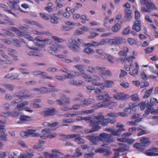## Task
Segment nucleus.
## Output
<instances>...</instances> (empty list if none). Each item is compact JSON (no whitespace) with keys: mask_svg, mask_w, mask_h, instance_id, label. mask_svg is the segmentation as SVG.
I'll use <instances>...</instances> for the list:
<instances>
[{"mask_svg":"<svg viewBox=\"0 0 158 158\" xmlns=\"http://www.w3.org/2000/svg\"><path fill=\"white\" fill-rule=\"evenodd\" d=\"M16 108L14 109V111H8L7 113L8 115L12 117H16L18 116L20 114L19 111H17Z\"/></svg>","mask_w":158,"mask_h":158,"instance_id":"f3484780","label":"nucleus"},{"mask_svg":"<svg viewBox=\"0 0 158 158\" xmlns=\"http://www.w3.org/2000/svg\"><path fill=\"white\" fill-rule=\"evenodd\" d=\"M82 127L81 126L74 125L73 127L72 131L75 132H78V130L82 129Z\"/></svg>","mask_w":158,"mask_h":158,"instance_id":"603ef678","label":"nucleus"},{"mask_svg":"<svg viewBox=\"0 0 158 158\" xmlns=\"http://www.w3.org/2000/svg\"><path fill=\"white\" fill-rule=\"evenodd\" d=\"M146 6L148 9L150 10H152L156 9L155 6L152 2H149L148 3V4H146Z\"/></svg>","mask_w":158,"mask_h":158,"instance_id":"c9c22d12","label":"nucleus"},{"mask_svg":"<svg viewBox=\"0 0 158 158\" xmlns=\"http://www.w3.org/2000/svg\"><path fill=\"white\" fill-rule=\"evenodd\" d=\"M141 77L142 79L144 80H146L148 79V77H147V75L145 73L143 72L141 74Z\"/></svg>","mask_w":158,"mask_h":158,"instance_id":"774afa93","label":"nucleus"},{"mask_svg":"<svg viewBox=\"0 0 158 158\" xmlns=\"http://www.w3.org/2000/svg\"><path fill=\"white\" fill-rule=\"evenodd\" d=\"M101 146L102 147L96 149L95 151V152L100 153L105 152L104 154V155L105 156H108L112 153L109 147L106 146V144L102 145Z\"/></svg>","mask_w":158,"mask_h":158,"instance_id":"7ed1b4c3","label":"nucleus"},{"mask_svg":"<svg viewBox=\"0 0 158 158\" xmlns=\"http://www.w3.org/2000/svg\"><path fill=\"white\" fill-rule=\"evenodd\" d=\"M121 26V25L116 23L112 27L111 30L114 32H117L120 29Z\"/></svg>","mask_w":158,"mask_h":158,"instance_id":"7c9ffc66","label":"nucleus"},{"mask_svg":"<svg viewBox=\"0 0 158 158\" xmlns=\"http://www.w3.org/2000/svg\"><path fill=\"white\" fill-rule=\"evenodd\" d=\"M34 154L32 153L27 152L26 154H21L18 158H32Z\"/></svg>","mask_w":158,"mask_h":158,"instance_id":"412c9836","label":"nucleus"},{"mask_svg":"<svg viewBox=\"0 0 158 158\" xmlns=\"http://www.w3.org/2000/svg\"><path fill=\"white\" fill-rule=\"evenodd\" d=\"M79 135L78 134H71L68 135H65V134H62L61 136H63L64 138H67L68 139H72L75 138V137H77Z\"/></svg>","mask_w":158,"mask_h":158,"instance_id":"bb28decb","label":"nucleus"},{"mask_svg":"<svg viewBox=\"0 0 158 158\" xmlns=\"http://www.w3.org/2000/svg\"><path fill=\"white\" fill-rule=\"evenodd\" d=\"M24 107L23 104L21 103L17 105L16 109H18L19 111H21L24 109Z\"/></svg>","mask_w":158,"mask_h":158,"instance_id":"e2e57ef3","label":"nucleus"},{"mask_svg":"<svg viewBox=\"0 0 158 158\" xmlns=\"http://www.w3.org/2000/svg\"><path fill=\"white\" fill-rule=\"evenodd\" d=\"M127 74L126 72L123 69H121V73L119 75V77L120 78L123 77L124 76H126Z\"/></svg>","mask_w":158,"mask_h":158,"instance_id":"052dcab7","label":"nucleus"},{"mask_svg":"<svg viewBox=\"0 0 158 158\" xmlns=\"http://www.w3.org/2000/svg\"><path fill=\"white\" fill-rule=\"evenodd\" d=\"M113 95L114 98L117 100L125 101L130 97L129 95L121 92L117 93L114 94Z\"/></svg>","mask_w":158,"mask_h":158,"instance_id":"423d86ee","label":"nucleus"},{"mask_svg":"<svg viewBox=\"0 0 158 158\" xmlns=\"http://www.w3.org/2000/svg\"><path fill=\"white\" fill-rule=\"evenodd\" d=\"M86 71L91 74L96 73L95 69L91 66H88L87 67Z\"/></svg>","mask_w":158,"mask_h":158,"instance_id":"473e14b6","label":"nucleus"},{"mask_svg":"<svg viewBox=\"0 0 158 158\" xmlns=\"http://www.w3.org/2000/svg\"><path fill=\"white\" fill-rule=\"evenodd\" d=\"M90 33L91 34V35L89 36L88 37V38L89 39H93L99 35V34L98 33L93 32L92 31L90 32Z\"/></svg>","mask_w":158,"mask_h":158,"instance_id":"864d4df0","label":"nucleus"},{"mask_svg":"<svg viewBox=\"0 0 158 158\" xmlns=\"http://www.w3.org/2000/svg\"><path fill=\"white\" fill-rule=\"evenodd\" d=\"M107 134V133H100L99 135L98 136V140L102 141H106Z\"/></svg>","mask_w":158,"mask_h":158,"instance_id":"a878e982","label":"nucleus"},{"mask_svg":"<svg viewBox=\"0 0 158 158\" xmlns=\"http://www.w3.org/2000/svg\"><path fill=\"white\" fill-rule=\"evenodd\" d=\"M52 153H46L45 154L46 156H48L49 158H58L60 156V155L61 153L59 152L56 149H54L52 150Z\"/></svg>","mask_w":158,"mask_h":158,"instance_id":"0eeeda50","label":"nucleus"},{"mask_svg":"<svg viewBox=\"0 0 158 158\" xmlns=\"http://www.w3.org/2000/svg\"><path fill=\"white\" fill-rule=\"evenodd\" d=\"M95 119L97 120H96V121L98 122V126H99V125L100 124V123L103 121L104 120H105L104 117L102 115H99L96 116Z\"/></svg>","mask_w":158,"mask_h":158,"instance_id":"72a5a7b5","label":"nucleus"},{"mask_svg":"<svg viewBox=\"0 0 158 158\" xmlns=\"http://www.w3.org/2000/svg\"><path fill=\"white\" fill-rule=\"evenodd\" d=\"M44 144V142L43 141L40 140L39 142L34 146L33 148L34 149H37L39 151H42L44 149L42 147Z\"/></svg>","mask_w":158,"mask_h":158,"instance_id":"4468645a","label":"nucleus"},{"mask_svg":"<svg viewBox=\"0 0 158 158\" xmlns=\"http://www.w3.org/2000/svg\"><path fill=\"white\" fill-rule=\"evenodd\" d=\"M42 88L47 89V88L46 87H42L41 88H40V94L41 93L43 94H46L48 93L49 92L51 91L52 90L49 89H47L46 90H44L42 89Z\"/></svg>","mask_w":158,"mask_h":158,"instance_id":"49530a36","label":"nucleus"},{"mask_svg":"<svg viewBox=\"0 0 158 158\" xmlns=\"http://www.w3.org/2000/svg\"><path fill=\"white\" fill-rule=\"evenodd\" d=\"M105 55L107 57V59L110 63L112 64L114 63L112 60L113 59V57L107 54H105Z\"/></svg>","mask_w":158,"mask_h":158,"instance_id":"4d7b16f0","label":"nucleus"},{"mask_svg":"<svg viewBox=\"0 0 158 158\" xmlns=\"http://www.w3.org/2000/svg\"><path fill=\"white\" fill-rule=\"evenodd\" d=\"M83 119L87 122L89 123L90 126L98 125V122L96 121V120L92 119L91 117H86L83 118Z\"/></svg>","mask_w":158,"mask_h":158,"instance_id":"9b49d317","label":"nucleus"},{"mask_svg":"<svg viewBox=\"0 0 158 158\" xmlns=\"http://www.w3.org/2000/svg\"><path fill=\"white\" fill-rule=\"evenodd\" d=\"M130 32V27H126L123 30L122 33L124 35H127Z\"/></svg>","mask_w":158,"mask_h":158,"instance_id":"8fccbe9b","label":"nucleus"},{"mask_svg":"<svg viewBox=\"0 0 158 158\" xmlns=\"http://www.w3.org/2000/svg\"><path fill=\"white\" fill-rule=\"evenodd\" d=\"M57 135V134L56 133H53L49 135H41V138L42 139H44L46 138H49L51 139L56 137Z\"/></svg>","mask_w":158,"mask_h":158,"instance_id":"c85d7f7f","label":"nucleus"},{"mask_svg":"<svg viewBox=\"0 0 158 158\" xmlns=\"http://www.w3.org/2000/svg\"><path fill=\"white\" fill-rule=\"evenodd\" d=\"M132 29L136 31H139L141 30V24L139 20H136L134 22L132 27Z\"/></svg>","mask_w":158,"mask_h":158,"instance_id":"2eb2a0df","label":"nucleus"},{"mask_svg":"<svg viewBox=\"0 0 158 158\" xmlns=\"http://www.w3.org/2000/svg\"><path fill=\"white\" fill-rule=\"evenodd\" d=\"M81 149L80 148H77L73 153L72 157L75 158H77L82 155V153L81 152Z\"/></svg>","mask_w":158,"mask_h":158,"instance_id":"4be33fe9","label":"nucleus"},{"mask_svg":"<svg viewBox=\"0 0 158 158\" xmlns=\"http://www.w3.org/2000/svg\"><path fill=\"white\" fill-rule=\"evenodd\" d=\"M141 11L142 12H148L149 13H150L151 12V10H149L146 7V8L144 6H142L141 9Z\"/></svg>","mask_w":158,"mask_h":158,"instance_id":"0e129e2a","label":"nucleus"},{"mask_svg":"<svg viewBox=\"0 0 158 158\" xmlns=\"http://www.w3.org/2000/svg\"><path fill=\"white\" fill-rule=\"evenodd\" d=\"M74 73H75L74 74H71L70 73H68L67 74V76H64V77L65 79H67V78H73L76 77L78 75V73L74 72Z\"/></svg>","mask_w":158,"mask_h":158,"instance_id":"a18cd8bd","label":"nucleus"},{"mask_svg":"<svg viewBox=\"0 0 158 158\" xmlns=\"http://www.w3.org/2000/svg\"><path fill=\"white\" fill-rule=\"evenodd\" d=\"M118 145L120 146V148L124 149L125 151H128L129 149V148L124 143H119Z\"/></svg>","mask_w":158,"mask_h":158,"instance_id":"de8ad7c7","label":"nucleus"},{"mask_svg":"<svg viewBox=\"0 0 158 158\" xmlns=\"http://www.w3.org/2000/svg\"><path fill=\"white\" fill-rule=\"evenodd\" d=\"M92 127L90 130L89 129H86L85 130V132L86 133H89L96 131H97L101 129V127L98 126V125H95L93 126H90Z\"/></svg>","mask_w":158,"mask_h":158,"instance_id":"ddd939ff","label":"nucleus"},{"mask_svg":"<svg viewBox=\"0 0 158 158\" xmlns=\"http://www.w3.org/2000/svg\"><path fill=\"white\" fill-rule=\"evenodd\" d=\"M107 115L110 117L115 118L118 117V113H115L114 112H110L109 113H108L107 114Z\"/></svg>","mask_w":158,"mask_h":158,"instance_id":"13d9d810","label":"nucleus"},{"mask_svg":"<svg viewBox=\"0 0 158 158\" xmlns=\"http://www.w3.org/2000/svg\"><path fill=\"white\" fill-rule=\"evenodd\" d=\"M19 0H13L12 1H10L8 5L11 8L15 10H20V8L19 5Z\"/></svg>","mask_w":158,"mask_h":158,"instance_id":"6e6552de","label":"nucleus"},{"mask_svg":"<svg viewBox=\"0 0 158 158\" xmlns=\"http://www.w3.org/2000/svg\"><path fill=\"white\" fill-rule=\"evenodd\" d=\"M23 21L25 23L28 24H29L35 25L39 27H40L41 28L43 27L41 25H40L36 22L34 21H30L27 19H24L23 20Z\"/></svg>","mask_w":158,"mask_h":158,"instance_id":"b1692460","label":"nucleus"},{"mask_svg":"<svg viewBox=\"0 0 158 158\" xmlns=\"http://www.w3.org/2000/svg\"><path fill=\"white\" fill-rule=\"evenodd\" d=\"M112 134H107L106 136V142L108 143H110L114 141V139L113 136Z\"/></svg>","mask_w":158,"mask_h":158,"instance_id":"2f4dec72","label":"nucleus"},{"mask_svg":"<svg viewBox=\"0 0 158 158\" xmlns=\"http://www.w3.org/2000/svg\"><path fill=\"white\" fill-rule=\"evenodd\" d=\"M84 52L86 53L88 55H91L94 54V52L93 50L89 47L85 48L83 49Z\"/></svg>","mask_w":158,"mask_h":158,"instance_id":"c756f323","label":"nucleus"},{"mask_svg":"<svg viewBox=\"0 0 158 158\" xmlns=\"http://www.w3.org/2000/svg\"><path fill=\"white\" fill-rule=\"evenodd\" d=\"M103 98L105 97H104L105 98V100H104L103 101L104 102H108L110 100V99L109 97V95L108 93L107 92H104L103 93Z\"/></svg>","mask_w":158,"mask_h":158,"instance_id":"09e8293b","label":"nucleus"},{"mask_svg":"<svg viewBox=\"0 0 158 158\" xmlns=\"http://www.w3.org/2000/svg\"><path fill=\"white\" fill-rule=\"evenodd\" d=\"M140 143H142L144 147H148L151 143V141L150 139L148 137H142Z\"/></svg>","mask_w":158,"mask_h":158,"instance_id":"1a4fd4ad","label":"nucleus"},{"mask_svg":"<svg viewBox=\"0 0 158 158\" xmlns=\"http://www.w3.org/2000/svg\"><path fill=\"white\" fill-rule=\"evenodd\" d=\"M67 46L74 52H79L81 51L79 46L75 40H72L71 43L68 44Z\"/></svg>","mask_w":158,"mask_h":158,"instance_id":"39448f33","label":"nucleus"},{"mask_svg":"<svg viewBox=\"0 0 158 158\" xmlns=\"http://www.w3.org/2000/svg\"><path fill=\"white\" fill-rule=\"evenodd\" d=\"M31 117L21 115L20 116V122L22 121V122H26L28 121V119L31 118Z\"/></svg>","mask_w":158,"mask_h":158,"instance_id":"4c0bfd02","label":"nucleus"},{"mask_svg":"<svg viewBox=\"0 0 158 158\" xmlns=\"http://www.w3.org/2000/svg\"><path fill=\"white\" fill-rule=\"evenodd\" d=\"M0 140L6 142L8 141L7 134L6 131H1L0 134Z\"/></svg>","mask_w":158,"mask_h":158,"instance_id":"a211bd4d","label":"nucleus"},{"mask_svg":"<svg viewBox=\"0 0 158 158\" xmlns=\"http://www.w3.org/2000/svg\"><path fill=\"white\" fill-rule=\"evenodd\" d=\"M28 136L30 135H32L33 137H38L40 136L41 138V135L38 133H36V130L32 129H27Z\"/></svg>","mask_w":158,"mask_h":158,"instance_id":"dca6fc26","label":"nucleus"},{"mask_svg":"<svg viewBox=\"0 0 158 158\" xmlns=\"http://www.w3.org/2000/svg\"><path fill=\"white\" fill-rule=\"evenodd\" d=\"M75 121L74 119L73 118H69L68 119H64L63 120V122L66 123H73Z\"/></svg>","mask_w":158,"mask_h":158,"instance_id":"37998d69","label":"nucleus"},{"mask_svg":"<svg viewBox=\"0 0 158 158\" xmlns=\"http://www.w3.org/2000/svg\"><path fill=\"white\" fill-rule=\"evenodd\" d=\"M37 40L39 41L44 42L45 43L47 44H51L52 42V40L49 39H45L44 40H40L39 39H36Z\"/></svg>","mask_w":158,"mask_h":158,"instance_id":"c03bdc74","label":"nucleus"},{"mask_svg":"<svg viewBox=\"0 0 158 158\" xmlns=\"http://www.w3.org/2000/svg\"><path fill=\"white\" fill-rule=\"evenodd\" d=\"M132 11L129 9H127L125 10V17L128 20H130L132 17Z\"/></svg>","mask_w":158,"mask_h":158,"instance_id":"cd10ccee","label":"nucleus"},{"mask_svg":"<svg viewBox=\"0 0 158 158\" xmlns=\"http://www.w3.org/2000/svg\"><path fill=\"white\" fill-rule=\"evenodd\" d=\"M27 54L30 56H38L40 57H41L42 56V55L36 52H35L33 51H30L27 52Z\"/></svg>","mask_w":158,"mask_h":158,"instance_id":"f704fd0d","label":"nucleus"},{"mask_svg":"<svg viewBox=\"0 0 158 158\" xmlns=\"http://www.w3.org/2000/svg\"><path fill=\"white\" fill-rule=\"evenodd\" d=\"M154 49V48L152 47L151 48L148 47L145 49V51L147 53H150L152 52Z\"/></svg>","mask_w":158,"mask_h":158,"instance_id":"69168bd1","label":"nucleus"},{"mask_svg":"<svg viewBox=\"0 0 158 158\" xmlns=\"http://www.w3.org/2000/svg\"><path fill=\"white\" fill-rule=\"evenodd\" d=\"M135 57L132 56H127L126 57L127 60L129 63H132L133 61V59H135Z\"/></svg>","mask_w":158,"mask_h":158,"instance_id":"5fc2aeb1","label":"nucleus"},{"mask_svg":"<svg viewBox=\"0 0 158 158\" xmlns=\"http://www.w3.org/2000/svg\"><path fill=\"white\" fill-rule=\"evenodd\" d=\"M56 15V14H54L49 15L50 20L52 23L56 24L58 23L57 21L58 18L55 15Z\"/></svg>","mask_w":158,"mask_h":158,"instance_id":"6ab92c4d","label":"nucleus"},{"mask_svg":"<svg viewBox=\"0 0 158 158\" xmlns=\"http://www.w3.org/2000/svg\"><path fill=\"white\" fill-rule=\"evenodd\" d=\"M106 87L107 88H111L114 84V82L111 80H106L105 81Z\"/></svg>","mask_w":158,"mask_h":158,"instance_id":"ea45409f","label":"nucleus"},{"mask_svg":"<svg viewBox=\"0 0 158 158\" xmlns=\"http://www.w3.org/2000/svg\"><path fill=\"white\" fill-rule=\"evenodd\" d=\"M134 148H136L138 151H142L144 149V147L140 143H136L133 145Z\"/></svg>","mask_w":158,"mask_h":158,"instance_id":"5701e85b","label":"nucleus"},{"mask_svg":"<svg viewBox=\"0 0 158 158\" xmlns=\"http://www.w3.org/2000/svg\"><path fill=\"white\" fill-rule=\"evenodd\" d=\"M19 74L18 73H8L4 78L5 79L11 78L13 80L19 79Z\"/></svg>","mask_w":158,"mask_h":158,"instance_id":"9d476101","label":"nucleus"},{"mask_svg":"<svg viewBox=\"0 0 158 158\" xmlns=\"http://www.w3.org/2000/svg\"><path fill=\"white\" fill-rule=\"evenodd\" d=\"M21 136L24 137V138H26L28 137L27 130L26 131H23L20 133Z\"/></svg>","mask_w":158,"mask_h":158,"instance_id":"338daca9","label":"nucleus"},{"mask_svg":"<svg viewBox=\"0 0 158 158\" xmlns=\"http://www.w3.org/2000/svg\"><path fill=\"white\" fill-rule=\"evenodd\" d=\"M157 99L156 98L153 99L151 100L150 103L148 105H147L146 106V108L147 109L145 110L144 112L145 114L143 115V117H146L150 113H153L154 112V109L152 107L153 104H154V102L156 101Z\"/></svg>","mask_w":158,"mask_h":158,"instance_id":"f03ea898","label":"nucleus"},{"mask_svg":"<svg viewBox=\"0 0 158 158\" xmlns=\"http://www.w3.org/2000/svg\"><path fill=\"white\" fill-rule=\"evenodd\" d=\"M153 88L152 87L151 89L146 91V92L145 93L143 96V98H147L149 97L150 95H151L152 93Z\"/></svg>","mask_w":158,"mask_h":158,"instance_id":"e433bc0d","label":"nucleus"},{"mask_svg":"<svg viewBox=\"0 0 158 158\" xmlns=\"http://www.w3.org/2000/svg\"><path fill=\"white\" fill-rule=\"evenodd\" d=\"M56 109L54 108H47L40 112V114L46 117L56 114Z\"/></svg>","mask_w":158,"mask_h":158,"instance_id":"20e7f679","label":"nucleus"},{"mask_svg":"<svg viewBox=\"0 0 158 158\" xmlns=\"http://www.w3.org/2000/svg\"><path fill=\"white\" fill-rule=\"evenodd\" d=\"M131 100L134 102H138L139 101V95L136 94H134L131 95Z\"/></svg>","mask_w":158,"mask_h":158,"instance_id":"58836bf2","label":"nucleus"},{"mask_svg":"<svg viewBox=\"0 0 158 158\" xmlns=\"http://www.w3.org/2000/svg\"><path fill=\"white\" fill-rule=\"evenodd\" d=\"M51 130L50 128H45L41 130V132L43 134L42 135H46L47 133H50L51 132Z\"/></svg>","mask_w":158,"mask_h":158,"instance_id":"3c124183","label":"nucleus"},{"mask_svg":"<svg viewBox=\"0 0 158 158\" xmlns=\"http://www.w3.org/2000/svg\"><path fill=\"white\" fill-rule=\"evenodd\" d=\"M69 84L71 85H74L76 86H79L83 83V82L80 80L78 81H75L74 80H71L69 81Z\"/></svg>","mask_w":158,"mask_h":158,"instance_id":"aec40b11","label":"nucleus"},{"mask_svg":"<svg viewBox=\"0 0 158 158\" xmlns=\"http://www.w3.org/2000/svg\"><path fill=\"white\" fill-rule=\"evenodd\" d=\"M120 85L123 87L125 88H128L129 86V84L127 82L120 83Z\"/></svg>","mask_w":158,"mask_h":158,"instance_id":"bf43d9fd","label":"nucleus"},{"mask_svg":"<svg viewBox=\"0 0 158 158\" xmlns=\"http://www.w3.org/2000/svg\"><path fill=\"white\" fill-rule=\"evenodd\" d=\"M80 112L77 111H75L73 112L72 113L70 114V117H73L81 114Z\"/></svg>","mask_w":158,"mask_h":158,"instance_id":"680f3d73","label":"nucleus"},{"mask_svg":"<svg viewBox=\"0 0 158 158\" xmlns=\"http://www.w3.org/2000/svg\"><path fill=\"white\" fill-rule=\"evenodd\" d=\"M116 43V44L119 45L121 44L123 42V39L120 37H116L114 38Z\"/></svg>","mask_w":158,"mask_h":158,"instance_id":"a19ab883","label":"nucleus"},{"mask_svg":"<svg viewBox=\"0 0 158 158\" xmlns=\"http://www.w3.org/2000/svg\"><path fill=\"white\" fill-rule=\"evenodd\" d=\"M78 135L77 137H75V141L79 144H84L85 142V140L80 137V134H78Z\"/></svg>","mask_w":158,"mask_h":158,"instance_id":"393cba45","label":"nucleus"},{"mask_svg":"<svg viewBox=\"0 0 158 158\" xmlns=\"http://www.w3.org/2000/svg\"><path fill=\"white\" fill-rule=\"evenodd\" d=\"M3 85L6 88L10 90L13 91L14 90V85L9 84H4Z\"/></svg>","mask_w":158,"mask_h":158,"instance_id":"79ce46f5","label":"nucleus"},{"mask_svg":"<svg viewBox=\"0 0 158 158\" xmlns=\"http://www.w3.org/2000/svg\"><path fill=\"white\" fill-rule=\"evenodd\" d=\"M86 138L89 140L93 144H96L98 141V136L93 135H89L86 136Z\"/></svg>","mask_w":158,"mask_h":158,"instance_id":"f8f14e48","label":"nucleus"},{"mask_svg":"<svg viewBox=\"0 0 158 158\" xmlns=\"http://www.w3.org/2000/svg\"><path fill=\"white\" fill-rule=\"evenodd\" d=\"M116 127L117 128H118V129L116 130H112L110 128H106L105 129L104 131H111L113 135L114 136H118L120 134L121 132L125 131V130L124 128V125L121 124L119 122L117 123Z\"/></svg>","mask_w":158,"mask_h":158,"instance_id":"f257e3e1","label":"nucleus"},{"mask_svg":"<svg viewBox=\"0 0 158 158\" xmlns=\"http://www.w3.org/2000/svg\"><path fill=\"white\" fill-rule=\"evenodd\" d=\"M84 67V65L81 64L76 65L74 66V67L77 69L81 72L83 71V68Z\"/></svg>","mask_w":158,"mask_h":158,"instance_id":"6e6d98bb","label":"nucleus"}]
</instances>
